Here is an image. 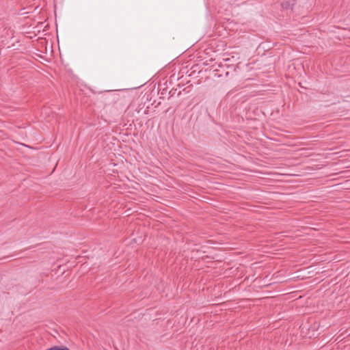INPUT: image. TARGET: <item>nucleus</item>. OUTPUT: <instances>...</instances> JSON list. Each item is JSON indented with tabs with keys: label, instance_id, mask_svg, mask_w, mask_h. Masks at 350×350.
Returning <instances> with one entry per match:
<instances>
[{
	"label": "nucleus",
	"instance_id": "obj_1",
	"mask_svg": "<svg viewBox=\"0 0 350 350\" xmlns=\"http://www.w3.org/2000/svg\"><path fill=\"white\" fill-rule=\"evenodd\" d=\"M295 5V0H293L292 2H290V0L284 1L282 3V7L283 9H293V5Z\"/></svg>",
	"mask_w": 350,
	"mask_h": 350
},
{
	"label": "nucleus",
	"instance_id": "obj_4",
	"mask_svg": "<svg viewBox=\"0 0 350 350\" xmlns=\"http://www.w3.org/2000/svg\"><path fill=\"white\" fill-rule=\"evenodd\" d=\"M218 76L219 77H222L223 76V73L218 74Z\"/></svg>",
	"mask_w": 350,
	"mask_h": 350
},
{
	"label": "nucleus",
	"instance_id": "obj_2",
	"mask_svg": "<svg viewBox=\"0 0 350 350\" xmlns=\"http://www.w3.org/2000/svg\"><path fill=\"white\" fill-rule=\"evenodd\" d=\"M224 66H226V67H228V68H230L233 72H234V71H235V67H234V66H228L226 64L220 65V67H221V68H224Z\"/></svg>",
	"mask_w": 350,
	"mask_h": 350
},
{
	"label": "nucleus",
	"instance_id": "obj_3",
	"mask_svg": "<svg viewBox=\"0 0 350 350\" xmlns=\"http://www.w3.org/2000/svg\"><path fill=\"white\" fill-rule=\"evenodd\" d=\"M229 73H230V72H229V71H226V72H225L224 75H225L226 77H228V75H229Z\"/></svg>",
	"mask_w": 350,
	"mask_h": 350
}]
</instances>
